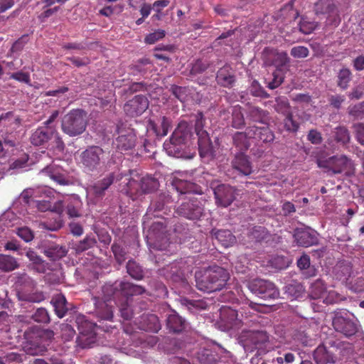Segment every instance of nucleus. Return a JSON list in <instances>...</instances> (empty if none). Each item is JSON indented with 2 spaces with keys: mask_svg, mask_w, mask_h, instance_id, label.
Instances as JSON below:
<instances>
[{
  "mask_svg": "<svg viewBox=\"0 0 364 364\" xmlns=\"http://www.w3.org/2000/svg\"><path fill=\"white\" fill-rule=\"evenodd\" d=\"M264 65L274 66L276 70L269 79H266L267 87L270 90L277 88L283 82L285 73L289 70L290 58L286 52L265 48L262 53Z\"/></svg>",
  "mask_w": 364,
  "mask_h": 364,
  "instance_id": "f257e3e1",
  "label": "nucleus"
},
{
  "mask_svg": "<svg viewBox=\"0 0 364 364\" xmlns=\"http://www.w3.org/2000/svg\"><path fill=\"white\" fill-rule=\"evenodd\" d=\"M198 289L205 292L221 290L229 279L228 271L218 265L210 266L203 271L196 272Z\"/></svg>",
  "mask_w": 364,
  "mask_h": 364,
  "instance_id": "f03ea898",
  "label": "nucleus"
},
{
  "mask_svg": "<svg viewBox=\"0 0 364 364\" xmlns=\"http://www.w3.org/2000/svg\"><path fill=\"white\" fill-rule=\"evenodd\" d=\"M205 118L201 112L195 115V132L198 136V145L200 156L205 162H209L215 157V150L210 141L209 134L204 129Z\"/></svg>",
  "mask_w": 364,
  "mask_h": 364,
  "instance_id": "7ed1b4c3",
  "label": "nucleus"
},
{
  "mask_svg": "<svg viewBox=\"0 0 364 364\" xmlns=\"http://www.w3.org/2000/svg\"><path fill=\"white\" fill-rule=\"evenodd\" d=\"M87 112L80 109H73L65 114L62 120V130L70 136L82 134L87 124Z\"/></svg>",
  "mask_w": 364,
  "mask_h": 364,
  "instance_id": "20e7f679",
  "label": "nucleus"
},
{
  "mask_svg": "<svg viewBox=\"0 0 364 364\" xmlns=\"http://www.w3.org/2000/svg\"><path fill=\"white\" fill-rule=\"evenodd\" d=\"M316 164L319 168L334 174L345 173L346 175L350 176L354 171L352 160L344 155L333 156L326 159L318 158L316 159Z\"/></svg>",
  "mask_w": 364,
  "mask_h": 364,
  "instance_id": "39448f33",
  "label": "nucleus"
},
{
  "mask_svg": "<svg viewBox=\"0 0 364 364\" xmlns=\"http://www.w3.org/2000/svg\"><path fill=\"white\" fill-rule=\"evenodd\" d=\"M144 287L134 284L129 282L122 281L119 283L105 284L103 286V291L108 295L113 294V298L122 299H127L130 301L131 297L135 295H141L145 292Z\"/></svg>",
  "mask_w": 364,
  "mask_h": 364,
  "instance_id": "423d86ee",
  "label": "nucleus"
},
{
  "mask_svg": "<svg viewBox=\"0 0 364 364\" xmlns=\"http://www.w3.org/2000/svg\"><path fill=\"white\" fill-rule=\"evenodd\" d=\"M105 161V151L99 146H90L80 154V164L85 171H97Z\"/></svg>",
  "mask_w": 364,
  "mask_h": 364,
  "instance_id": "0eeeda50",
  "label": "nucleus"
},
{
  "mask_svg": "<svg viewBox=\"0 0 364 364\" xmlns=\"http://www.w3.org/2000/svg\"><path fill=\"white\" fill-rule=\"evenodd\" d=\"M127 182V192L132 197L136 198L142 194L151 193L159 188V181L149 175L144 176L140 181L133 178H125Z\"/></svg>",
  "mask_w": 364,
  "mask_h": 364,
  "instance_id": "6e6552de",
  "label": "nucleus"
},
{
  "mask_svg": "<svg viewBox=\"0 0 364 364\" xmlns=\"http://www.w3.org/2000/svg\"><path fill=\"white\" fill-rule=\"evenodd\" d=\"M118 136L114 141L115 149L122 153L132 150L136 143V134L134 129L127 127L126 124L117 125Z\"/></svg>",
  "mask_w": 364,
  "mask_h": 364,
  "instance_id": "1a4fd4ad",
  "label": "nucleus"
},
{
  "mask_svg": "<svg viewBox=\"0 0 364 364\" xmlns=\"http://www.w3.org/2000/svg\"><path fill=\"white\" fill-rule=\"evenodd\" d=\"M176 212L179 216L186 219L199 220L204 214V203L194 196L190 197L181 203Z\"/></svg>",
  "mask_w": 364,
  "mask_h": 364,
  "instance_id": "9d476101",
  "label": "nucleus"
},
{
  "mask_svg": "<svg viewBox=\"0 0 364 364\" xmlns=\"http://www.w3.org/2000/svg\"><path fill=\"white\" fill-rule=\"evenodd\" d=\"M248 289L253 294L263 299H277L279 296V289L268 280L255 279L247 284Z\"/></svg>",
  "mask_w": 364,
  "mask_h": 364,
  "instance_id": "9b49d317",
  "label": "nucleus"
},
{
  "mask_svg": "<svg viewBox=\"0 0 364 364\" xmlns=\"http://www.w3.org/2000/svg\"><path fill=\"white\" fill-rule=\"evenodd\" d=\"M326 343L334 357V363L348 359L354 351L352 343L341 341L334 336L326 338Z\"/></svg>",
  "mask_w": 364,
  "mask_h": 364,
  "instance_id": "f8f14e48",
  "label": "nucleus"
},
{
  "mask_svg": "<svg viewBox=\"0 0 364 364\" xmlns=\"http://www.w3.org/2000/svg\"><path fill=\"white\" fill-rule=\"evenodd\" d=\"M95 312L100 318L102 320L111 321L113 318V305L114 298L112 294H106L103 291L102 287V294L94 297Z\"/></svg>",
  "mask_w": 364,
  "mask_h": 364,
  "instance_id": "ddd939ff",
  "label": "nucleus"
},
{
  "mask_svg": "<svg viewBox=\"0 0 364 364\" xmlns=\"http://www.w3.org/2000/svg\"><path fill=\"white\" fill-rule=\"evenodd\" d=\"M213 193L216 205L227 208L235 200L237 189L228 184H219L213 188Z\"/></svg>",
  "mask_w": 364,
  "mask_h": 364,
  "instance_id": "4468645a",
  "label": "nucleus"
},
{
  "mask_svg": "<svg viewBox=\"0 0 364 364\" xmlns=\"http://www.w3.org/2000/svg\"><path fill=\"white\" fill-rule=\"evenodd\" d=\"M25 284L18 290L17 296L19 300L39 303L44 300L45 296L41 291L34 290V282L28 277H24Z\"/></svg>",
  "mask_w": 364,
  "mask_h": 364,
  "instance_id": "2eb2a0df",
  "label": "nucleus"
},
{
  "mask_svg": "<svg viewBox=\"0 0 364 364\" xmlns=\"http://www.w3.org/2000/svg\"><path fill=\"white\" fill-rule=\"evenodd\" d=\"M314 11L316 15H327L328 20L334 25L340 22L338 11L333 0H317L314 5Z\"/></svg>",
  "mask_w": 364,
  "mask_h": 364,
  "instance_id": "dca6fc26",
  "label": "nucleus"
},
{
  "mask_svg": "<svg viewBox=\"0 0 364 364\" xmlns=\"http://www.w3.org/2000/svg\"><path fill=\"white\" fill-rule=\"evenodd\" d=\"M148 107V99L142 95H139L124 104V111L127 116L136 117L141 115Z\"/></svg>",
  "mask_w": 364,
  "mask_h": 364,
  "instance_id": "f3484780",
  "label": "nucleus"
},
{
  "mask_svg": "<svg viewBox=\"0 0 364 364\" xmlns=\"http://www.w3.org/2000/svg\"><path fill=\"white\" fill-rule=\"evenodd\" d=\"M333 326L337 332L346 337L355 335L358 330V324L355 321L343 316H336L333 320Z\"/></svg>",
  "mask_w": 364,
  "mask_h": 364,
  "instance_id": "a211bd4d",
  "label": "nucleus"
},
{
  "mask_svg": "<svg viewBox=\"0 0 364 364\" xmlns=\"http://www.w3.org/2000/svg\"><path fill=\"white\" fill-rule=\"evenodd\" d=\"M41 250V252L52 261L60 259L68 253V250L65 246L50 241H44Z\"/></svg>",
  "mask_w": 364,
  "mask_h": 364,
  "instance_id": "6ab92c4d",
  "label": "nucleus"
},
{
  "mask_svg": "<svg viewBox=\"0 0 364 364\" xmlns=\"http://www.w3.org/2000/svg\"><path fill=\"white\" fill-rule=\"evenodd\" d=\"M54 134L55 129L53 127H40L32 133L30 137L31 143L37 146H46Z\"/></svg>",
  "mask_w": 364,
  "mask_h": 364,
  "instance_id": "aec40b11",
  "label": "nucleus"
},
{
  "mask_svg": "<svg viewBox=\"0 0 364 364\" xmlns=\"http://www.w3.org/2000/svg\"><path fill=\"white\" fill-rule=\"evenodd\" d=\"M333 358L326 338L313 352V359L316 364H335Z\"/></svg>",
  "mask_w": 364,
  "mask_h": 364,
  "instance_id": "412c9836",
  "label": "nucleus"
},
{
  "mask_svg": "<svg viewBox=\"0 0 364 364\" xmlns=\"http://www.w3.org/2000/svg\"><path fill=\"white\" fill-rule=\"evenodd\" d=\"M232 169L238 175L249 176L252 173V166L248 157L242 153L235 155L231 162Z\"/></svg>",
  "mask_w": 364,
  "mask_h": 364,
  "instance_id": "4be33fe9",
  "label": "nucleus"
},
{
  "mask_svg": "<svg viewBox=\"0 0 364 364\" xmlns=\"http://www.w3.org/2000/svg\"><path fill=\"white\" fill-rule=\"evenodd\" d=\"M249 136L264 143L272 142L274 139V134L268 126L257 127L250 126L247 127Z\"/></svg>",
  "mask_w": 364,
  "mask_h": 364,
  "instance_id": "5701e85b",
  "label": "nucleus"
},
{
  "mask_svg": "<svg viewBox=\"0 0 364 364\" xmlns=\"http://www.w3.org/2000/svg\"><path fill=\"white\" fill-rule=\"evenodd\" d=\"M114 180L115 175L114 173L108 174L102 179L96 181L90 188V193L97 199L102 198L105 194V191L114 183Z\"/></svg>",
  "mask_w": 364,
  "mask_h": 364,
  "instance_id": "b1692460",
  "label": "nucleus"
},
{
  "mask_svg": "<svg viewBox=\"0 0 364 364\" xmlns=\"http://www.w3.org/2000/svg\"><path fill=\"white\" fill-rule=\"evenodd\" d=\"M294 237L297 245L301 247H308L318 243L316 235L309 230L296 229Z\"/></svg>",
  "mask_w": 364,
  "mask_h": 364,
  "instance_id": "393cba45",
  "label": "nucleus"
},
{
  "mask_svg": "<svg viewBox=\"0 0 364 364\" xmlns=\"http://www.w3.org/2000/svg\"><path fill=\"white\" fill-rule=\"evenodd\" d=\"M42 171L59 185L65 186L70 183L66 173L56 166H47Z\"/></svg>",
  "mask_w": 364,
  "mask_h": 364,
  "instance_id": "a878e982",
  "label": "nucleus"
},
{
  "mask_svg": "<svg viewBox=\"0 0 364 364\" xmlns=\"http://www.w3.org/2000/svg\"><path fill=\"white\" fill-rule=\"evenodd\" d=\"M216 80L218 84L230 88L235 81L234 71L230 65H225L218 71Z\"/></svg>",
  "mask_w": 364,
  "mask_h": 364,
  "instance_id": "bb28decb",
  "label": "nucleus"
},
{
  "mask_svg": "<svg viewBox=\"0 0 364 364\" xmlns=\"http://www.w3.org/2000/svg\"><path fill=\"white\" fill-rule=\"evenodd\" d=\"M186 147V143L183 141H178V140H171V137L169 141H166L164 143V148L169 156H172L176 158H183L185 156L184 149Z\"/></svg>",
  "mask_w": 364,
  "mask_h": 364,
  "instance_id": "cd10ccee",
  "label": "nucleus"
},
{
  "mask_svg": "<svg viewBox=\"0 0 364 364\" xmlns=\"http://www.w3.org/2000/svg\"><path fill=\"white\" fill-rule=\"evenodd\" d=\"M139 328L146 331L156 333L161 328L158 317L154 314H143L141 317Z\"/></svg>",
  "mask_w": 364,
  "mask_h": 364,
  "instance_id": "c85d7f7f",
  "label": "nucleus"
},
{
  "mask_svg": "<svg viewBox=\"0 0 364 364\" xmlns=\"http://www.w3.org/2000/svg\"><path fill=\"white\" fill-rule=\"evenodd\" d=\"M168 328L173 333H180L186 327V321L175 311L169 314L166 319Z\"/></svg>",
  "mask_w": 364,
  "mask_h": 364,
  "instance_id": "c756f323",
  "label": "nucleus"
},
{
  "mask_svg": "<svg viewBox=\"0 0 364 364\" xmlns=\"http://www.w3.org/2000/svg\"><path fill=\"white\" fill-rule=\"evenodd\" d=\"M159 124L150 120L146 130H152L157 136H166L170 127V122L166 117H162L159 120Z\"/></svg>",
  "mask_w": 364,
  "mask_h": 364,
  "instance_id": "7c9ffc66",
  "label": "nucleus"
},
{
  "mask_svg": "<svg viewBox=\"0 0 364 364\" xmlns=\"http://www.w3.org/2000/svg\"><path fill=\"white\" fill-rule=\"evenodd\" d=\"M50 302L53 304L55 314L59 318L64 317L68 310L65 296L62 294H57L52 298Z\"/></svg>",
  "mask_w": 364,
  "mask_h": 364,
  "instance_id": "2f4dec72",
  "label": "nucleus"
},
{
  "mask_svg": "<svg viewBox=\"0 0 364 364\" xmlns=\"http://www.w3.org/2000/svg\"><path fill=\"white\" fill-rule=\"evenodd\" d=\"M212 233L218 242L225 247L232 246L236 241L235 237L228 230H213Z\"/></svg>",
  "mask_w": 364,
  "mask_h": 364,
  "instance_id": "473e14b6",
  "label": "nucleus"
},
{
  "mask_svg": "<svg viewBox=\"0 0 364 364\" xmlns=\"http://www.w3.org/2000/svg\"><path fill=\"white\" fill-rule=\"evenodd\" d=\"M220 315L222 319L225 321L227 325L230 328L237 326L241 323V321L237 318V311L231 308L223 307L221 309Z\"/></svg>",
  "mask_w": 364,
  "mask_h": 364,
  "instance_id": "72a5a7b5",
  "label": "nucleus"
},
{
  "mask_svg": "<svg viewBox=\"0 0 364 364\" xmlns=\"http://www.w3.org/2000/svg\"><path fill=\"white\" fill-rule=\"evenodd\" d=\"M191 136V129L186 122H181L178 124L176 129L174 130L171 135V140H178L186 143L187 139Z\"/></svg>",
  "mask_w": 364,
  "mask_h": 364,
  "instance_id": "f704fd0d",
  "label": "nucleus"
},
{
  "mask_svg": "<svg viewBox=\"0 0 364 364\" xmlns=\"http://www.w3.org/2000/svg\"><path fill=\"white\" fill-rule=\"evenodd\" d=\"M250 138L247 128L245 132H237L235 133L232 136V141L236 148L242 153L249 149L250 146L249 139Z\"/></svg>",
  "mask_w": 364,
  "mask_h": 364,
  "instance_id": "c9c22d12",
  "label": "nucleus"
},
{
  "mask_svg": "<svg viewBox=\"0 0 364 364\" xmlns=\"http://www.w3.org/2000/svg\"><path fill=\"white\" fill-rule=\"evenodd\" d=\"M326 287L324 282L318 279L311 284L309 295L312 299H323L324 295H326Z\"/></svg>",
  "mask_w": 364,
  "mask_h": 364,
  "instance_id": "e433bc0d",
  "label": "nucleus"
},
{
  "mask_svg": "<svg viewBox=\"0 0 364 364\" xmlns=\"http://www.w3.org/2000/svg\"><path fill=\"white\" fill-rule=\"evenodd\" d=\"M247 117L254 122L268 124L269 113L259 107H251L248 112Z\"/></svg>",
  "mask_w": 364,
  "mask_h": 364,
  "instance_id": "4c0bfd02",
  "label": "nucleus"
},
{
  "mask_svg": "<svg viewBox=\"0 0 364 364\" xmlns=\"http://www.w3.org/2000/svg\"><path fill=\"white\" fill-rule=\"evenodd\" d=\"M114 304L119 307L121 316L124 320H130L133 317V310L130 306L129 301L127 299H122L119 298L114 299Z\"/></svg>",
  "mask_w": 364,
  "mask_h": 364,
  "instance_id": "58836bf2",
  "label": "nucleus"
},
{
  "mask_svg": "<svg viewBox=\"0 0 364 364\" xmlns=\"http://www.w3.org/2000/svg\"><path fill=\"white\" fill-rule=\"evenodd\" d=\"M335 271L337 279L342 281H347L351 276L353 267L350 262H343L336 266Z\"/></svg>",
  "mask_w": 364,
  "mask_h": 364,
  "instance_id": "ea45409f",
  "label": "nucleus"
},
{
  "mask_svg": "<svg viewBox=\"0 0 364 364\" xmlns=\"http://www.w3.org/2000/svg\"><path fill=\"white\" fill-rule=\"evenodd\" d=\"M176 191L181 193H198L199 187L193 183L188 181L176 180L173 183Z\"/></svg>",
  "mask_w": 364,
  "mask_h": 364,
  "instance_id": "a19ab883",
  "label": "nucleus"
},
{
  "mask_svg": "<svg viewBox=\"0 0 364 364\" xmlns=\"http://www.w3.org/2000/svg\"><path fill=\"white\" fill-rule=\"evenodd\" d=\"M63 202L62 200H58L55 202L53 205L51 204V209H50V211L58 213V218L55 221L53 225H51L50 226H47V228L50 230H58L60 229L63 226V222L61 219L60 215L63 212Z\"/></svg>",
  "mask_w": 364,
  "mask_h": 364,
  "instance_id": "79ce46f5",
  "label": "nucleus"
},
{
  "mask_svg": "<svg viewBox=\"0 0 364 364\" xmlns=\"http://www.w3.org/2000/svg\"><path fill=\"white\" fill-rule=\"evenodd\" d=\"M126 268L127 273L133 279L141 280L144 278V270L136 261L133 259L129 260Z\"/></svg>",
  "mask_w": 364,
  "mask_h": 364,
  "instance_id": "37998d69",
  "label": "nucleus"
},
{
  "mask_svg": "<svg viewBox=\"0 0 364 364\" xmlns=\"http://www.w3.org/2000/svg\"><path fill=\"white\" fill-rule=\"evenodd\" d=\"M16 259L7 255L0 254V269L3 272H11L18 268Z\"/></svg>",
  "mask_w": 364,
  "mask_h": 364,
  "instance_id": "c03bdc74",
  "label": "nucleus"
},
{
  "mask_svg": "<svg viewBox=\"0 0 364 364\" xmlns=\"http://www.w3.org/2000/svg\"><path fill=\"white\" fill-rule=\"evenodd\" d=\"M232 127L235 129H241L245 124L244 115L240 106L232 108Z\"/></svg>",
  "mask_w": 364,
  "mask_h": 364,
  "instance_id": "a18cd8bd",
  "label": "nucleus"
},
{
  "mask_svg": "<svg viewBox=\"0 0 364 364\" xmlns=\"http://www.w3.org/2000/svg\"><path fill=\"white\" fill-rule=\"evenodd\" d=\"M352 73L348 68H343L338 73V85L341 89L346 90L351 81Z\"/></svg>",
  "mask_w": 364,
  "mask_h": 364,
  "instance_id": "49530a36",
  "label": "nucleus"
},
{
  "mask_svg": "<svg viewBox=\"0 0 364 364\" xmlns=\"http://www.w3.org/2000/svg\"><path fill=\"white\" fill-rule=\"evenodd\" d=\"M26 255L29 259L33 262L34 268L38 272H45L47 264L42 259L40 256L37 255L36 253L33 251H28Z\"/></svg>",
  "mask_w": 364,
  "mask_h": 364,
  "instance_id": "de8ad7c7",
  "label": "nucleus"
},
{
  "mask_svg": "<svg viewBox=\"0 0 364 364\" xmlns=\"http://www.w3.org/2000/svg\"><path fill=\"white\" fill-rule=\"evenodd\" d=\"M172 202L171 197L166 193H161L155 200H153L151 205L154 208V210H161L165 205Z\"/></svg>",
  "mask_w": 364,
  "mask_h": 364,
  "instance_id": "09e8293b",
  "label": "nucleus"
},
{
  "mask_svg": "<svg viewBox=\"0 0 364 364\" xmlns=\"http://www.w3.org/2000/svg\"><path fill=\"white\" fill-rule=\"evenodd\" d=\"M97 243V240L94 236L87 235L81 240L76 247L77 252H84L90 248L93 247Z\"/></svg>",
  "mask_w": 364,
  "mask_h": 364,
  "instance_id": "8fccbe9b",
  "label": "nucleus"
},
{
  "mask_svg": "<svg viewBox=\"0 0 364 364\" xmlns=\"http://www.w3.org/2000/svg\"><path fill=\"white\" fill-rule=\"evenodd\" d=\"M251 340L256 346L264 344L269 341V335L265 331H255L251 334Z\"/></svg>",
  "mask_w": 364,
  "mask_h": 364,
  "instance_id": "3c124183",
  "label": "nucleus"
},
{
  "mask_svg": "<svg viewBox=\"0 0 364 364\" xmlns=\"http://www.w3.org/2000/svg\"><path fill=\"white\" fill-rule=\"evenodd\" d=\"M316 26L317 24L315 22L308 21L304 18H301L299 23V31L304 34L311 33L315 30Z\"/></svg>",
  "mask_w": 364,
  "mask_h": 364,
  "instance_id": "603ef678",
  "label": "nucleus"
},
{
  "mask_svg": "<svg viewBox=\"0 0 364 364\" xmlns=\"http://www.w3.org/2000/svg\"><path fill=\"white\" fill-rule=\"evenodd\" d=\"M334 137L336 141L342 144H346L350 140L349 132L344 127H338L336 129Z\"/></svg>",
  "mask_w": 364,
  "mask_h": 364,
  "instance_id": "864d4df0",
  "label": "nucleus"
},
{
  "mask_svg": "<svg viewBox=\"0 0 364 364\" xmlns=\"http://www.w3.org/2000/svg\"><path fill=\"white\" fill-rule=\"evenodd\" d=\"M32 318L38 323H48L50 320L48 311L44 308H38L32 315Z\"/></svg>",
  "mask_w": 364,
  "mask_h": 364,
  "instance_id": "5fc2aeb1",
  "label": "nucleus"
},
{
  "mask_svg": "<svg viewBox=\"0 0 364 364\" xmlns=\"http://www.w3.org/2000/svg\"><path fill=\"white\" fill-rule=\"evenodd\" d=\"M182 304L186 306L189 311L194 309H205L206 308L205 303L202 300H189L184 299Z\"/></svg>",
  "mask_w": 364,
  "mask_h": 364,
  "instance_id": "6e6d98bb",
  "label": "nucleus"
},
{
  "mask_svg": "<svg viewBox=\"0 0 364 364\" xmlns=\"http://www.w3.org/2000/svg\"><path fill=\"white\" fill-rule=\"evenodd\" d=\"M296 339L300 342L304 346H313L316 344V340L311 338L307 333L302 331L296 334Z\"/></svg>",
  "mask_w": 364,
  "mask_h": 364,
  "instance_id": "4d7b16f0",
  "label": "nucleus"
},
{
  "mask_svg": "<svg viewBox=\"0 0 364 364\" xmlns=\"http://www.w3.org/2000/svg\"><path fill=\"white\" fill-rule=\"evenodd\" d=\"M342 300V296L334 290L326 291L323 298V302L326 304H333Z\"/></svg>",
  "mask_w": 364,
  "mask_h": 364,
  "instance_id": "13d9d810",
  "label": "nucleus"
},
{
  "mask_svg": "<svg viewBox=\"0 0 364 364\" xmlns=\"http://www.w3.org/2000/svg\"><path fill=\"white\" fill-rule=\"evenodd\" d=\"M274 108L277 112H280L284 115L291 112L290 106L288 103L287 100L285 98H277L276 104L274 105Z\"/></svg>",
  "mask_w": 364,
  "mask_h": 364,
  "instance_id": "bf43d9fd",
  "label": "nucleus"
},
{
  "mask_svg": "<svg viewBox=\"0 0 364 364\" xmlns=\"http://www.w3.org/2000/svg\"><path fill=\"white\" fill-rule=\"evenodd\" d=\"M165 35H166V32L164 30L159 29V30L155 31L153 33L148 34L145 37L144 41L147 44H154L159 40H161L163 38H164Z\"/></svg>",
  "mask_w": 364,
  "mask_h": 364,
  "instance_id": "052dcab7",
  "label": "nucleus"
},
{
  "mask_svg": "<svg viewBox=\"0 0 364 364\" xmlns=\"http://www.w3.org/2000/svg\"><path fill=\"white\" fill-rule=\"evenodd\" d=\"M284 127L287 131L296 132L299 129V123L293 119V115L291 112L284 114Z\"/></svg>",
  "mask_w": 364,
  "mask_h": 364,
  "instance_id": "680f3d73",
  "label": "nucleus"
},
{
  "mask_svg": "<svg viewBox=\"0 0 364 364\" xmlns=\"http://www.w3.org/2000/svg\"><path fill=\"white\" fill-rule=\"evenodd\" d=\"M290 54L296 58H304L309 54L308 48L302 46H294L291 49Z\"/></svg>",
  "mask_w": 364,
  "mask_h": 364,
  "instance_id": "e2e57ef3",
  "label": "nucleus"
},
{
  "mask_svg": "<svg viewBox=\"0 0 364 364\" xmlns=\"http://www.w3.org/2000/svg\"><path fill=\"white\" fill-rule=\"evenodd\" d=\"M267 234V232L265 228L262 226H255L250 230V235L258 242L264 240Z\"/></svg>",
  "mask_w": 364,
  "mask_h": 364,
  "instance_id": "0e129e2a",
  "label": "nucleus"
},
{
  "mask_svg": "<svg viewBox=\"0 0 364 364\" xmlns=\"http://www.w3.org/2000/svg\"><path fill=\"white\" fill-rule=\"evenodd\" d=\"M112 250L117 261L122 264L125 260L126 252L124 248L120 245L114 243L112 245Z\"/></svg>",
  "mask_w": 364,
  "mask_h": 364,
  "instance_id": "69168bd1",
  "label": "nucleus"
},
{
  "mask_svg": "<svg viewBox=\"0 0 364 364\" xmlns=\"http://www.w3.org/2000/svg\"><path fill=\"white\" fill-rule=\"evenodd\" d=\"M349 113L357 119H362L364 117V101L350 107Z\"/></svg>",
  "mask_w": 364,
  "mask_h": 364,
  "instance_id": "338daca9",
  "label": "nucleus"
},
{
  "mask_svg": "<svg viewBox=\"0 0 364 364\" xmlns=\"http://www.w3.org/2000/svg\"><path fill=\"white\" fill-rule=\"evenodd\" d=\"M354 131L358 141L364 145V123L355 124Z\"/></svg>",
  "mask_w": 364,
  "mask_h": 364,
  "instance_id": "774afa93",
  "label": "nucleus"
}]
</instances>
